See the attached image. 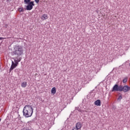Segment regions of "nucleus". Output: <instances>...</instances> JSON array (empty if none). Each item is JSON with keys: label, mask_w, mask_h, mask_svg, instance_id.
I'll use <instances>...</instances> for the list:
<instances>
[{"label": "nucleus", "mask_w": 130, "mask_h": 130, "mask_svg": "<svg viewBox=\"0 0 130 130\" xmlns=\"http://www.w3.org/2000/svg\"><path fill=\"white\" fill-rule=\"evenodd\" d=\"M23 112L25 117H31L33 114V107L30 105H26L24 107Z\"/></svg>", "instance_id": "obj_1"}, {"label": "nucleus", "mask_w": 130, "mask_h": 130, "mask_svg": "<svg viewBox=\"0 0 130 130\" xmlns=\"http://www.w3.org/2000/svg\"><path fill=\"white\" fill-rule=\"evenodd\" d=\"M23 47L21 46H15L14 48V51H13L14 54L15 55H18V56H20V55H22L23 54Z\"/></svg>", "instance_id": "obj_2"}, {"label": "nucleus", "mask_w": 130, "mask_h": 130, "mask_svg": "<svg viewBox=\"0 0 130 130\" xmlns=\"http://www.w3.org/2000/svg\"><path fill=\"white\" fill-rule=\"evenodd\" d=\"M115 91H116L117 92H121V85L118 86L117 84H115L112 90V92H114Z\"/></svg>", "instance_id": "obj_3"}, {"label": "nucleus", "mask_w": 130, "mask_h": 130, "mask_svg": "<svg viewBox=\"0 0 130 130\" xmlns=\"http://www.w3.org/2000/svg\"><path fill=\"white\" fill-rule=\"evenodd\" d=\"M34 6H35V4L34 1L30 2L29 3L27 4V6H26L27 11H31Z\"/></svg>", "instance_id": "obj_4"}, {"label": "nucleus", "mask_w": 130, "mask_h": 130, "mask_svg": "<svg viewBox=\"0 0 130 130\" xmlns=\"http://www.w3.org/2000/svg\"><path fill=\"white\" fill-rule=\"evenodd\" d=\"M82 128V123L81 122H78L76 124V126L73 127L72 130H79Z\"/></svg>", "instance_id": "obj_5"}, {"label": "nucleus", "mask_w": 130, "mask_h": 130, "mask_svg": "<svg viewBox=\"0 0 130 130\" xmlns=\"http://www.w3.org/2000/svg\"><path fill=\"white\" fill-rule=\"evenodd\" d=\"M124 92V93H126V92H128L130 91V87L128 85H125L124 86H121V92Z\"/></svg>", "instance_id": "obj_6"}, {"label": "nucleus", "mask_w": 130, "mask_h": 130, "mask_svg": "<svg viewBox=\"0 0 130 130\" xmlns=\"http://www.w3.org/2000/svg\"><path fill=\"white\" fill-rule=\"evenodd\" d=\"M17 67V64H15V62H14V61H12V64L10 69V72L11 71H13L14 69H15Z\"/></svg>", "instance_id": "obj_7"}, {"label": "nucleus", "mask_w": 130, "mask_h": 130, "mask_svg": "<svg viewBox=\"0 0 130 130\" xmlns=\"http://www.w3.org/2000/svg\"><path fill=\"white\" fill-rule=\"evenodd\" d=\"M47 19H48V15L46 14H44L41 16V20H43V21L47 20Z\"/></svg>", "instance_id": "obj_8"}, {"label": "nucleus", "mask_w": 130, "mask_h": 130, "mask_svg": "<svg viewBox=\"0 0 130 130\" xmlns=\"http://www.w3.org/2000/svg\"><path fill=\"white\" fill-rule=\"evenodd\" d=\"M95 105L96 106H101V101L100 100H98L94 102Z\"/></svg>", "instance_id": "obj_9"}, {"label": "nucleus", "mask_w": 130, "mask_h": 130, "mask_svg": "<svg viewBox=\"0 0 130 130\" xmlns=\"http://www.w3.org/2000/svg\"><path fill=\"white\" fill-rule=\"evenodd\" d=\"M29 127L30 128V130H31V122H27L26 123L25 127H24V128H29Z\"/></svg>", "instance_id": "obj_10"}, {"label": "nucleus", "mask_w": 130, "mask_h": 130, "mask_svg": "<svg viewBox=\"0 0 130 130\" xmlns=\"http://www.w3.org/2000/svg\"><path fill=\"white\" fill-rule=\"evenodd\" d=\"M51 94H53V95H54V94L56 93V88H55V87H53L51 89Z\"/></svg>", "instance_id": "obj_11"}, {"label": "nucleus", "mask_w": 130, "mask_h": 130, "mask_svg": "<svg viewBox=\"0 0 130 130\" xmlns=\"http://www.w3.org/2000/svg\"><path fill=\"white\" fill-rule=\"evenodd\" d=\"M21 85L22 88H26L27 87V82H23Z\"/></svg>", "instance_id": "obj_12"}, {"label": "nucleus", "mask_w": 130, "mask_h": 130, "mask_svg": "<svg viewBox=\"0 0 130 130\" xmlns=\"http://www.w3.org/2000/svg\"><path fill=\"white\" fill-rule=\"evenodd\" d=\"M15 61V64H16L17 67H18V64L19 63V62H20V61H21V59H19V60H14Z\"/></svg>", "instance_id": "obj_13"}, {"label": "nucleus", "mask_w": 130, "mask_h": 130, "mask_svg": "<svg viewBox=\"0 0 130 130\" xmlns=\"http://www.w3.org/2000/svg\"><path fill=\"white\" fill-rule=\"evenodd\" d=\"M24 3L25 5H27L28 4H30V3H31V0H24Z\"/></svg>", "instance_id": "obj_14"}, {"label": "nucleus", "mask_w": 130, "mask_h": 130, "mask_svg": "<svg viewBox=\"0 0 130 130\" xmlns=\"http://www.w3.org/2000/svg\"><path fill=\"white\" fill-rule=\"evenodd\" d=\"M127 80H128V78L127 77H125L123 79V83L124 84V83H126V82H127Z\"/></svg>", "instance_id": "obj_15"}, {"label": "nucleus", "mask_w": 130, "mask_h": 130, "mask_svg": "<svg viewBox=\"0 0 130 130\" xmlns=\"http://www.w3.org/2000/svg\"><path fill=\"white\" fill-rule=\"evenodd\" d=\"M19 12H24V8H18Z\"/></svg>", "instance_id": "obj_16"}, {"label": "nucleus", "mask_w": 130, "mask_h": 130, "mask_svg": "<svg viewBox=\"0 0 130 130\" xmlns=\"http://www.w3.org/2000/svg\"><path fill=\"white\" fill-rule=\"evenodd\" d=\"M121 99H122V95H120L118 98V101H120V100H121Z\"/></svg>", "instance_id": "obj_17"}, {"label": "nucleus", "mask_w": 130, "mask_h": 130, "mask_svg": "<svg viewBox=\"0 0 130 130\" xmlns=\"http://www.w3.org/2000/svg\"><path fill=\"white\" fill-rule=\"evenodd\" d=\"M21 130H31V128L30 127L29 128H23Z\"/></svg>", "instance_id": "obj_18"}, {"label": "nucleus", "mask_w": 130, "mask_h": 130, "mask_svg": "<svg viewBox=\"0 0 130 130\" xmlns=\"http://www.w3.org/2000/svg\"><path fill=\"white\" fill-rule=\"evenodd\" d=\"M4 39H7V38H3V37H0V40H4Z\"/></svg>", "instance_id": "obj_19"}, {"label": "nucleus", "mask_w": 130, "mask_h": 130, "mask_svg": "<svg viewBox=\"0 0 130 130\" xmlns=\"http://www.w3.org/2000/svg\"><path fill=\"white\" fill-rule=\"evenodd\" d=\"M35 2L37 3V4H38L39 3L40 1L39 0H35Z\"/></svg>", "instance_id": "obj_20"}, {"label": "nucleus", "mask_w": 130, "mask_h": 130, "mask_svg": "<svg viewBox=\"0 0 130 130\" xmlns=\"http://www.w3.org/2000/svg\"><path fill=\"white\" fill-rule=\"evenodd\" d=\"M6 2H12V0H6Z\"/></svg>", "instance_id": "obj_21"}, {"label": "nucleus", "mask_w": 130, "mask_h": 130, "mask_svg": "<svg viewBox=\"0 0 130 130\" xmlns=\"http://www.w3.org/2000/svg\"><path fill=\"white\" fill-rule=\"evenodd\" d=\"M1 120H2V119H1V118H0V122L1 121Z\"/></svg>", "instance_id": "obj_22"}]
</instances>
